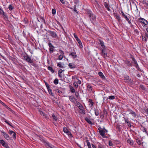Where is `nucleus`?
<instances>
[{
  "mask_svg": "<svg viewBox=\"0 0 148 148\" xmlns=\"http://www.w3.org/2000/svg\"><path fill=\"white\" fill-rule=\"evenodd\" d=\"M99 132L100 134L103 138H107L106 136L105 135V133H107L108 130L105 129L104 127L102 128L100 127H99L98 128Z\"/></svg>",
  "mask_w": 148,
  "mask_h": 148,
  "instance_id": "obj_1",
  "label": "nucleus"
},
{
  "mask_svg": "<svg viewBox=\"0 0 148 148\" xmlns=\"http://www.w3.org/2000/svg\"><path fill=\"white\" fill-rule=\"evenodd\" d=\"M106 48H102L101 51V55L105 58L107 57V53L106 51Z\"/></svg>",
  "mask_w": 148,
  "mask_h": 148,
  "instance_id": "obj_2",
  "label": "nucleus"
},
{
  "mask_svg": "<svg viewBox=\"0 0 148 148\" xmlns=\"http://www.w3.org/2000/svg\"><path fill=\"white\" fill-rule=\"evenodd\" d=\"M47 32L52 37L56 38L58 37L57 35L56 32L50 30H48Z\"/></svg>",
  "mask_w": 148,
  "mask_h": 148,
  "instance_id": "obj_3",
  "label": "nucleus"
},
{
  "mask_svg": "<svg viewBox=\"0 0 148 148\" xmlns=\"http://www.w3.org/2000/svg\"><path fill=\"white\" fill-rule=\"evenodd\" d=\"M139 21L140 23L144 24V25H143V27H144L145 25H147L148 24L147 21L143 18H140Z\"/></svg>",
  "mask_w": 148,
  "mask_h": 148,
  "instance_id": "obj_4",
  "label": "nucleus"
},
{
  "mask_svg": "<svg viewBox=\"0 0 148 148\" xmlns=\"http://www.w3.org/2000/svg\"><path fill=\"white\" fill-rule=\"evenodd\" d=\"M24 58L27 61L31 63H32L33 62L31 60V58L28 56H24Z\"/></svg>",
  "mask_w": 148,
  "mask_h": 148,
  "instance_id": "obj_5",
  "label": "nucleus"
},
{
  "mask_svg": "<svg viewBox=\"0 0 148 148\" xmlns=\"http://www.w3.org/2000/svg\"><path fill=\"white\" fill-rule=\"evenodd\" d=\"M88 14L89 15L90 18V20H94L95 18V16L93 14H92L91 12L89 11L88 13Z\"/></svg>",
  "mask_w": 148,
  "mask_h": 148,
  "instance_id": "obj_6",
  "label": "nucleus"
},
{
  "mask_svg": "<svg viewBox=\"0 0 148 148\" xmlns=\"http://www.w3.org/2000/svg\"><path fill=\"white\" fill-rule=\"evenodd\" d=\"M48 45L49 47V51L50 52V53H53V49L54 48V47L50 42H49Z\"/></svg>",
  "mask_w": 148,
  "mask_h": 148,
  "instance_id": "obj_7",
  "label": "nucleus"
},
{
  "mask_svg": "<svg viewBox=\"0 0 148 148\" xmlns=\"http://www.w3.org/2000/svg\"><path fill=\"white\" fill-rule=\"evenodd\" d=\"M59 52H60L61 54H60L59 56L58 59L60 60H62L64 56V54L63 51L61 50H60L59 51Z\"/></svg>",
  "mask_w": 148,
  "mask_h": 148,
  "instance_id": "obj_8",
  "label": "nucleus"
},
{
  "mask_svg": "<svg viewBox=\"0 0 148 148\" xmlns=\"http://www.w3.org/2000/svg\"><path fill=\"white\" fill-rule=\"evenodd\" d=\"M1 132L2 134L3 135V136L7 140L10 139V137L8 134L2 131H1Z\"/></svg>",
  "mask_w": 148,
  "mask_h": 148,
  "instance_id": "obj_9",
  "label": "nucleus"
},
{
  "mask_svg": "<svg viewBox=\"0 0 148 148\" xmlns=\"http://www.w3.org/2000/svg\"><path fill=\"white\" fill-rule=\"evenodd\" d=\"M104 5L106 8L107 9V10L108 11H110L111 10L110 8V6L107 2H105L104 4Z\"/></svg>",
  "mask_w": 148,
  "mask_h": 148,
  "instance_id": "obj_10",
  "label": "nucleus"
},
{
  "mask_svg": "<svg viewBox=\"0 0 148 148\" xmlns=\"http://www.w3.org/2000/svg\"><path fill=\"white\" fill-rule=\"evenodd\" d=\"M124 80L126 81V82L129 83H132L131 80L129 79V76H126L124 77Z\"/></svg>",
  "mask_w": 148,
  "mask_h": 148,
  "instance_id": "obj_11",
  "label": "nucleus"
},
{
  "mask_svg": "<svg viewBox=\"0 0 148 148\" xmlns=\"http://www.w3.org/2000/svg\"><path fill=\"white\" fill-rule=\"evenodd\" d=\"M125 63L128 66H132V64L130 61L127 60H126L125 61Z\"/></svg>",
  "mask_w": 148,
  "mask_h": 148,
  "instance_id": "obj_12",
  "label": "nucleus"
},
{
  "mask_svg": "<svg viewBox=\"0 0 148 148\" xmlns=\"http://www.w3.org/2000/svg\"><path fill=\"white\" fill-rule=\"evenodd\" d=\"M69 56H71L73 59H75L77 57L75 52H72L69 54Z\"/></svg>",
  "mask_w": 148,
  "mask_h": 148,
  "instance_id": "obj_13",
  "label": "nucleus"
},
{
  "mask_svg": "<svg viewBox=\"0 0 148 148\" xmlns=\"http://www.w3.org/2000/svg\"><path fill=\"white\" fill-rule=\"evenodd\" d=\"M99 44L101 45V49H102V48H106V47L104 45V43L101 40H99Z\"/></svg>",
  "mask_w": 148,
  "mask_h": 148,
  "instance_id": "obj_14",
  "label": "nucleus"
},
{
  "mask_svg": "<svg viewBox=\"0 0 148 148\" xmlns=\"http://www.w3.org/2000/svg\"><path fill=\"white\" fill-rule=\"evenodd\" d=\"M0 103H1L2 105L4 106L6 108L8 109L11 112H12V109L8 107L4 103L2 102L0 100Z\"/></svg>",
  "mask_w": 148,
  "mask_h": 148,
  "instance_id": "obj_15",
  "label": "nucleus"
},
{
  "mask_svg": "<svg viewBox=\"0 0 148 148\" xmlns=\"http://www.w3.org/2000/svg\"><path fill=\"white\" fill-rule=\"evenodd\" d=\"M40 113L41 115H42V116H44V117L47 120L49 119V118L48 117V116H47V115L43 112L41 111Z\"/></svg>",
  "mask_w": 148,
  "mask_h": 148,
  "instance_id": "obj_16",
  "label": "nucleus"
},
{
  "mask_svg": "<svg viewBox=\"0 0 148 148\" xmlns=\"http://www.w3.org/2000/svg\"><path fill=\"white\" fill-rule=\"evenodd\" d=\"M69 66L71 69H74L76 67V66L75 64L72 63H69Z\"/></svg>",
  "mask_w": 148,
  "mask_h": 148,
  "instance_id": "obj_17",
  "label": "nucleus"
},
{
  "mask_svg": "<svg viewBox=\"0 0 148 148\" xmlns=\"http://www.w3.org/2000/svg\"><path fill=\"white\" fill-rule=\"evenodd\" d=\"M85 120L89 124H91V125H92L93 124L92 123L90 119H89V118H88V117H86V118H85Z\"/></svg>",
  "mask_w": 148,
  "mask_h": 148,
  "instance_id": "obj_18",
  "label": "nucleus"
},
{
  "mask_svg": "<svg viewBox=\"0 0 148 148\" xmlns=\"http://www.w3.org/2000/svg\"><path fill=\"white\" fill-rule=\"evenodd\" d=\"M129 111L130 112V114H132L133 116L135 117L136 116V114L135 112H134L133 111L131 110H130Z\"/></svg>",
  "mask_w": 148,
  "mask_h": 148,
  "instance_id": "obj_19",
  "label": "nucleus"
},
{
  "mask_svg": "<svg viewBox=\"0 0 148 148\" xmlns=\"http://www.w3.org/2000/svg\"><path fill=\"white\" fill-rule=\"evenodd\" d=\"M127 142L128 143H129L130 145H133L134 143L133 140L130 139H128L127 140Z\"/></svg>",
  "mask_w": 148,
  "mask_h": 148,
  "instance_id": "obj_20",
  "label": "nucleus"
},
{
  "mask_svg": "<svg viewBox=\"0 0 148 148\" xmlns=\"http://www.w3.org/2000/svg\"><path fill=\"white\" fill-rule=\"evenodd\" d=\"M98 74L100 76L101 78L103 79H105V77L101 72H99L98 73Z\"/></svg>",
  "mask_w": 148,
  "mask_h": 148,
  "instance_id": "obj_21",
  "label": "nucleus"
},
{
  "mask_svg": "<svg viewBox=\"0 0 148 148\" xmlns=\"http://www.w3.org/2000/svg\"><path fill=\"white\" fill-rule=\"evenodd\" d=\"M125 121V123L129 126L130 125V122L129 121V119L128 118H124Z\"/></svg>",
  "mask_w": 148,
  "mask_h": 148,
  "instance_id": "obj_22",
  "label": "nucleus"
},
{
  "mask_svg": "<svg viewBox=\"0 0 148 148\" xmlns=\"http://www.w3.org/2000/svg\"><path fill=\"white\" fill-rule=\"evenodd\" d=\"M140 129L143 132H145V133L147 134L146 129L144 127L141 125Z\"/></svg>",
  "mask_w": 148,
  "mask_h": 148,
  "instance_id": "obj_23",
  "label": "nucleus"
},
{
  "mask_svg": "<svg viewBox=\"0 0 148 148\" xmlns=\"http://www.w3.org/2000/svg\"><path fill=\"white\" fill-rule=\"evenodd\" d=\"M87 89L88 91L90 92L92 90V87L88 85L87 86Z\"/></svg>",
  "mask_w": 148,
  "mask_h": 148,
  "instance_id": "obj_24",
  "label": "nucleus"
},
{
  "mask_svg": "<svg viewBox=\"0 0 148 148\" xmlns=\"http://www.w3.org/2000/svg\"><path fill=\"white\" fill-rule=\"evenodd\" d=\"M69 99L71 101L73 102H75V99L73 96H71L69 97Z\"/></svg>",
  "mask_w": 148,
  "mask_h": 148,
  "instance_id": "obj_25",
  "label": "nucleus"
},
{
  "mask_svg": "<svg viewBox=\"0 0 148 148\" xmlns=\"http://www.w3.org/2000/svg\"><path fill=\"white\" fill-rule=\"evenodd\" d=\"M70 88L71 92L74 93L75 92V90L74 88L72 86H70Z\"/></svg>",
  "mask_w": 148,
  "mask_h": 148,
  "instance_id": "obj_26",
  "label": "nucleus"
},
{
  "mask_svg": "<svg viewBox=\"0 0 148 148\" xmlns=\"http://www.w3.org/2000/svg\"><path fill=\"white\" fill-rule=\"evenodd\" d=\"M88 102L90 103L89 104V105L90 107H92L94 104V103L92 102V99H89L88 101Z\"/></svg>",
  "mask_w": 148,
  "mask_h": 148,
  "instance_id": "obj_27",
  "label": "nucleus"
},
{
  "mask_svg": "<svg viewBox=\"0 0 148 148\" xmlns=\"http://www.w3.org/2000/svg\"><path fill=\"white\" fill-rule=\"evenodd\" d=\"M47 68L49 70H50L52 73H54V71L51 67L49 66Z\"/></svg>",
  "mask_w": 148,
  "mask_h": 148,
  "instance_id": "obj_28",
  "label": "nucleus"
},
{
  "mask_svg": "<svg viewBox=\"0 0 148 148\" xmlns=\"http://www.w3.org/2000/svg\"><path fill=\"white\" fill-rule=\"evenodd\" d=\"M122 15L123 16L125 19L126 20L128 18H129L127 16V15L125 14L122 11L121 12Z\"/></svg>",
  "mask_w": 148,
  "mask_h": 148,
  "instance_id": "obj_29",
  "label": "nucleus"
},
{
  "mask_svg": "<svg viewBox=\"0 0 148 148\" xmlns=\"http://www.w3.org/2000/svg\"><path fill=\"white\" fill-rule=\"evenodd\" d=\"M52 117L54 121H57L58 119L57 117L53 114L52 115Z\"/></svg>",
  "mask_w": 148,
  "mask_h": 148,
  "instance_id": "obj_30",
  "label": "nucleus"
},
{
  "mask_svg": "<svg viewBox=\"0 0 148 148\" xmlns=\"http://www.w3.org/2000/svg\"><path fill=\"white\" fill-rule=\"evenodd\" d=\"M48 91L49 92V94L51 96H54L52 92V90L49 88V89H48Z\"/></svg>",
  "mask_w": 148,
  "mask_h": 148,
  "instance_id": "obj_31",
  "label": "nucleus"
},
{
  "mask_svg": "<svg viewBox=\"0 0 148 148\" xmlns=\"http://www.w3.org/2000/svg\"><path fill=\"white\" fill-rule=\"evenodd\" d=\"M86 142L87 143V145L88 148H92L91 146L90 143L89 142L88 140H86Z\"/></svg>",
  "mask_w": 148,
  "mask_h": 148,
  "instance_id": "obj_32",
  "label": "nucleus"
},
{
  "mask_svg": "<svg viewBox=\"0 0 148 148\" xmlns=\"http://www.w3.org/2000/svg\"><path fill=\"white\" fill-rule=\"evenodd\" d=\"M47 145L49 147V148H56L55 147L49 143H47Z\"/></svg>",
  "mask_w": 148,
  "mask_h": 148,
  "instance_id": "obj_33",
  "label": "nucleus"
},
{
  "mask_svg": "<svg viewBox=\"0 0 148 148\" xmlns=\"http://www.w3.org/2000/svg\"><path fill=\"white\" fill-rule=\"evenodd\" d=\"M95 113L96 116H98L99 114V110L97 109H95Z\"/></svg>",
  "mask_w": 148,
  "mask_h": 148,
  "instance_id": "obj_34",
  "label": "nucleus"
},
{
  "mask_svg": "<svg viewBox=\"0 0 148 148\" xmlns=\"http://www.w3.org/2000/svg\"><path fill=\"white\" fill-rule=\"evenodd\" d=\"M115 97L114 96H113V95L109 96L108 98V99H111V100L114 99H115Z\"/></svg>",
  "mask_w": 148,
  "mask_h": 148,
  "instance_id": "obj_35",
  "label": "nucleus"
},
{
  "mask_svg": "<svg viewBox=\"0 0 148 148\" xmlns=\"http://www.w3.org/2000/svg\"><path fill=\"white\" fill-rule=\"evenodd\" d=\"M57 66H58L60 68H62L63 67V66L62 65L61 63V62H60L59 63H58Z\"/></svg>",
  "mask_w": 148,
  "mask_h": 148,
  "instance_id": "obj_36",
  "label": "nucleus"
},
{
  "mask_svg": "<svg viewBox=\"0 0 148 148\" xmlns=\"http://www.w3.org/2000/svg\"><path fill=\"white\" fill-rule=\"evenodd\" d=\"M116 18L117 19L119 22H120V16L119 15H116L115 16Z\"/></svg>",
  "mask_w": 148,
  "mask_h": 148,
  "instance_id": "obj_37",
  "label": "nucleus"
},
{
  "mask_svg": "<svg viewBox=\"0 0 148 148\" xmlns=\"http://www.w3.org/2000/svg\"><path fill=\"white\" fill-rule=\"evenodd\" d=\"M0 143L3 146L5 144V142L3 140H0Z\"/></svg>",
  "mask_w": 148,
  "mask_h": 148,
  "instance_id": "obj_38",
  "label": "nucleus"
},
{
  "mask_svg": "<svg viewBox=\"0 0 148 148\" xmlns=\"http://www.w3.org/2000/svg\"><path fill=\"white\" fill-rule=\"evenodd\" d=\"M80 113L83 114H85V111L84 109V108L82 109H80L79 111Z\"/></svg>",
  "mask_w": 148,
  "mask_h": 148,
  "instance_id": "obj_39",
  "label": "nucleus"
},
{
  "mask_svg": "<svg viewBox=\"0 0 148 148\" xmlns=\"http://www.w3.org/2000/svg\"><path fill=\"white\" fill-rule=\"evenodd\" d=\"M54 83L55 84H57L58 83V80L57 78L55 79L54 82Z\"/></svg>",
  "mask_w": 148,
  "mask_h": 148,
  "instance_id": "obj_40",
  "label": "nucleus"
},
{
  "mask_svg": "<svg viewBox=\"0 0 148 148\" xmlns=\"http://www.w3.org/2000/svg\"><path fill=\"white\" fill-rule=\"evenodd\" d=\"M63 130L64 132L66 133H67V132L69 131L67 128L65 127L63 128Z\"/></svg>",
  "mask_w": 148,
  "mask_h": 148,
  "instance_id": "obj_41",
  "label": "nucleus"
},
{
  "mask_svg": "<svg viewBox=\"0 0 148 148\" xmlns=\"http://www.w3.org/2000/svg\"><path fill=\"white\" fill-rule=\"evenodd\" d=\"M78 42V44H79V45L80 46V47H81V48L82 47V42L80 40H79L78 41H77Z\"/></svg>",
  "mask_w": 148,
  "mask_h": 148,
  "instance_id": "obj_42",
  "label": "nucleus"
},
{
  "mask_svg": "<svg viewBox=\"0 0 148 148\" xmlns=\"http://www.w3.org/2000/svg\"><path fill=\"white\" fill-rule=\"evenodd\" d=\"M8 9L10 10H12L13 9V8L12 7V5H10L9 6Z\"/></svg>",
  "mask_w": 148,
  "mask_h": 148,
  "instance_id": "obj_43",
  "label": "nucleus"
},
{
  "mask_svg": "<svg viewBox=\"0 0 148 148\" xmlns=\"http://www.w3.org/2000/svg\"><path fill=\"white\" fill-rule=\"evenodd\" d=\"M73 85L76 88H77L78 87V85L77 84V82H74L73 83Z\"/></svg>",
  "mask_w": 148,
  "mask_h": 148,
  "instance_id": "obj_44",
  "label": "nucleus"
},
{
  "mask_svg": "<svg viewBox=\"0 0 148 148\" xmlns=\"http://www.w3.org/2000/svg\"><path fill=\"white\" fill-rule=\"evenodd\" d=\"M108 144L110 146H113V144L112 143L111 140L109 141Z\"/></svg>",
  "mask_w": 148,
  "mask_h": 148,
  "instance_id": "obj_45",
  "label": "nucleus"
},
{
  "mask_svg": "<svg viewBox=\"0 0 148 148\" xmlns=\"http://www.w3.org/2000/svg\"><path fill=\"white\" fill-rule=\"evenodd\" d=\"M2 15H3V17L4 19H6L8 18L6 14L5 13H4V14H3Z\"/></svg>",
  "mask_w": 148,
  "mask_h": 148,
  "instance_id": "obj_46",
  "label": "nucleus"
},
{
  "mask_svg": "<svg viewBox=\"0 0 148 148\" xmlns=\"http://www.w3.org/2000/svg\"><path fill=\"white\" fill-rule=\"evenodd\" d=\"M132 60L134 62V64H136L137 63L136 61L135 60V59L134 58V57H132Z\"/></svg>",
  "mask_w": 148,
  "mask_h": 148,
  "instance_id": "obj_47",
  "label": "nucleus"
},
{
  "mask_svg": "<svg viewBox=\"0 0 148 148\" xmlns=\"http://www.w3.org/2000/svg\"><path fill=\"white\" fill-rule=\"evenodd\" d=\"M78 108L80 110L83 108V107L80 104H79V105L78 106Z\"/></svg>",
  "mask_w": 148,
  "mask_h": 148,
  "instance_id": "obj_48",
  "label": "nucleus"
},
{
  "mask_svg": "<svg viewBox=\"0 0 148 148\" xmlns=\"http://www.w3.org/2000/svg\"><path fill=\"white\" fill-rule=\"evenodd\" d=\"M75 95L77 98H78L79 95V93L77 92H75Z\"/></svg>",
  "mask_w": 148,
  "mask_h": 148,
  "instance_id": "obj_49",
  "label": "nucleus"
},
{
  "mask_svg": "<svg viewBox=\"0 0 148 148\" xmlns=\"http://www.w3.org/2000/svg\"><path fill=\"white\" fill-rule=\"evenodd\" d=\"M52 14H56V10L55 9H53L52 11Z\"/></svg>",
  "mask_w": 148,
  "mask_h": 148,
  "instance_id": "obj_50",
  "label": "nucleus"
},
{
  "mask_svg": "<svg viewBox=\"0 0 148 148\" xmlns=\"http://www.w3.org/2000/svg\"><path fill=\"white\" fill-rule=\"evenodd\" d=\"M5 122L8 124V125L12 127H13L10 124V123L8 122L6 120H5Z\"/></svg>",
  "mask_w": 148,
  "mask_h": 148,
  "instance_id": "obj_51",
  "label": "nucleus"
},
{
  "mask_svg": "<svg viewBox=\"0 0 148 148\" xmlns=\"http://www.w3.org/2000/svg\"><path fill=\"white\" fill-rule=\"evenodd\" d=\"M64 71V70H62L61 69H60L58 71V73L61 74L63 71Z\"/></svg>",
  "mask_w": 148,
  "mask_h": 148,
  "instance_id": "obj_52",
  "label": "nucleus"
},
{
  "mask_svg": "<svg viewBox=\"0 0 148 148\" xmlns=\"http://www.w3.org/2000/svg\"><path fill=\"white\" fill-rule=\"evenodd\" d=\"M66 133L69 136H72V135L71 132L69 131Z\"/></svg>",
  "mask_w": 148,
  "mask_h": 148,
  "instance_id": "obj_53",
  "label": "nucleus"
},
{
  "mask_svg": "<svg viewBox=\"0 0 148 148\" xmlns=\"http://www.w3.org/2000/svg\"><path fill=\"white\" fill-rule=\"evenodd\" d=\"M136 142L139 145H140L141 144L140 140L139 139H136Z\"/></svg>",
  "mask_w": 148,
  "mask_h": 148,
  "instance_id": "obj_54",
  "label": "nucleus"
},
{
  "mask_svg": "<svg viewBox=\"0 0 148 148\" xmlns=\"http://www.w3.org/2000/svg\"><path fill=\"white\" fill-rule=\"evenodd\" d=\"M4 12H3V11L2 10L1 8H0V14H1V15H2L3 14H4Z\"/></svg>",
  "mask_w": 148,
  "mask_h": 148,
  "instance_id": "obj_55",
  "label": "nucleus"
},
{
  "mask_svg": "<svg viewBox=\"0 0 148 148\" xmlns=\"http://www.w3.org/2000/svg\"><path fill=\"white\" fill-rule=\"evenodd\" d=\"M74 3L75 4H77L79 3V0H73Z\"/></svg>",
  "mask_w": 148,
  "mask_h": 148,
  "instance_id": "obj_56",
  "label": "nucleus"
},
{
  "mask_svg": "<svg viewBox=\"0 0 148 148\" xmlns=\"http://www.w3.org/2000/svg\"><path fill=\"white\" fill-rule=\"evenodd\" d=\"M14 132L12 130H9V133L10 134H12L14 133Z\"/></svg>",
  "mask_w": 148,
  "mask_h": 148,
  "instance_id": "obj_57",
  "label": "nucleus"
},
{
  "mask_svg": "<svg viewBox=\"0 0 148 148\" xmlns=\"http://www.w3.org/2000/svg\"><path fill=\"white\" fill-rule=\"evenodd\" d=\"M38 138L41 141L43 140L42 137L41 136H38Z\"/></svg>",
  "mask_w": 148,
  "mask_h": 148,
  "instance_id": "obj_58",
  "label": "nucleus"
},
{
  "mask_svg": "<svg viewBox=\"0 0 148 148\" xmlns=\"http://www.w3.org/2000/svg\"><path fill=\"white\" fill-rule=\"evenodd\" d=\"M16 134L14 132V133H13V138H16Z\"/></svg>",
  "mask_w": 148,
  "mask_h": 148,
  "instance_id": "obj_59",
  "label": "nucleus"
},
{
  "mask_svg": "<svg viewBox=\"0 0 148 148\" xmlns=\"http://www.w3.org/2000/svg\"><path fill=\"white\" fill-rule=\"evenodd\" d=\"M57 92L59 93H62V92L59 89L57 90Z\"/></svg>",
  "mask_w": 148,
  "mask_h": 148,
  "instance_id": "obj_60",
  "label": "nucleus"
},
{
  "mask_svg": "<svg viewBox=\"0 0 148 148\" xmlns=\"http://www.w3.org/2000/svg\"><path fill=\"white\" fill-rule=\"evenodd\" d=\"M58 75L59 77H60L61 78H62V73H58Z\"/></svg>",
  "mask_w": 148,
  "mask_h": 148,
  "instance_id": "obj_61",
  "label": "nucleus"
},
{
  "mask_svg": "<svg viewBox=\"0 0 148 148\" xmlns=\"http://www.w3.org/2000/svg\"><path fill=\"white\" fill-rule=\"evenodd\" d=\"M126 21L128 22V23H129L130 24H131V21H130L129 20V18H128V19H127V20H126Z\"/></svg>",
  "mask_w": 148,
  "mask_h": 148,
  "instance_id": "obj_62",
  "label": "nucleus"
},
{
  "mask_svg": "<svg viewBox=\"0 0 148 148\" xmlns=\"http://www.w3.org/2000/svg\"><path fill=\"white\" fill-rule=\"evenodd\" d=\"M45 84L46 86L47 87V89H49V85H48L47 84V83H45Z\"/></svg>",
  "mask_w": 148,
  "mask_h": 148,
  "instance_id": "obj_63",
  "label": "nucleus"
},
{
  "mask_svg": "<svg viewBox=\"0 0 148 148\" xmlns=\"http://www.w3.org/2000/svg\"><path fill=\"white\" fill-rule=\"evenodd\" d=\"M77 84H81V82L80 80H78L77 82Z\"/></svg>",
  "mask_w": 148,
  "mask_h": 148,
  "instance_id": "obj_64",
  "label": "nucleus"
}]
</instances>
